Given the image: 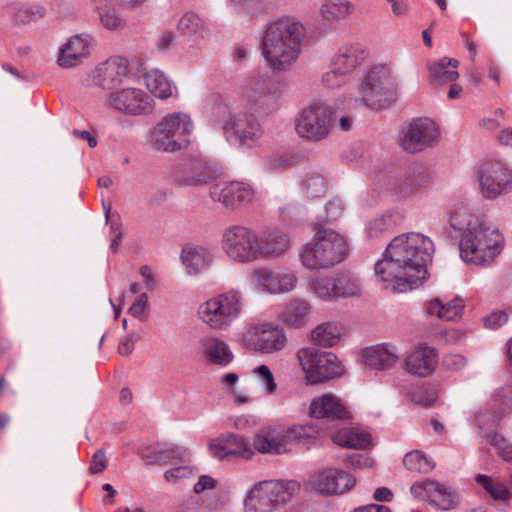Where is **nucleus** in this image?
Instances as JSON below:
<instances>
[{
  "mask_svg": "<svg viewBox=\"0 0 512 512\" xmlns=\"http://www.w3.org/2000/svg\"><path fill=\"white\" fill-rule=\"evenodd\" d=\"M174 40L175 35L173 32L164 31L158 36L156 40V47L159 51L166 52L171 48Z\"/></svg>",
  "mask_w": 512,
  "mask_h": 512,
  "instance_id": "obj_64",
  "label": "nucleus"
},
{
  "mask_svg": "<svg viewBox=\"0 0 512 512\" xmlns=\"http://www.w3.org/2000/svg\"><path fill=\"white\" fill-rule=\"evenodd\" d=\"M458 64L456 59L443 57L438 62L430 63L428 69L437 83L446 84L454 82L459 77Z\"/></svg>",
  "mask_w": 512,
  "mask_h": 512,
  "instance_id": "obj_40",
  "label": "nucleus"
},
{
  "mask_svg": "<svg viewBox=\"0 0 512 512\" xmlns=\"http://www.w3.org/2000/svg\"><path fill=\"white\" fill-rule=\"evenodd\" d=\"M199 349L207 362L222 367L227 366L234 358L229 345L216 337L200 339Z\"/></svg>",
  "mask_w": 512,
  "mask_h": 512,
  "instance_id": "obj_30",
  "label": "nucleus"
},
{
  "mask_svg": "<svg viewBox=\"0 0 512 512\" xmlns=\"http://www.w3.org/2000/svg\"><path fill=\"white\" fill-rule=\"evenodd\" d=\"M210 453L219 460L229 458L251 459L254 450L250 441L238 434L227 433L219 436L209 444Z\"/></svg>",
  "mask_w": 512,
  "mask_h": 512,
  "instance_id": "obj_20",
  "label": "nucleus"
},
{
  "mask_svg": "<svg viewBox=\"0 0 512 512\" xmlns=\"http://www.w3.org/2000/svg\"><path fill=\"white\" fill-rule=\"evenodd\" d=\"M242 308V292L231 289L202 303L199 306L198 315L210 329L224 331L229 329L233 322L240 317Z\"/></svg>",
  "mask_w": 512,
  "mask_h": 512,
  "instance_id": "obj_7",
  "label": "nucleus"
},
{
  "mask_svg": "<svg viewBox=\"0 0 512 512\" xmlns=\"http://www.w3.org/2000/svg\"><path fill=\"white\" fill-rule=\"evenodd\" d=\"M138 336L135 334L126 335L118 346V352L122 356L130 355L135 347V343L138 341Z\"/></svg>",
  "mask_w": 512,
  "mask_h": 512,
  "instance_id": "obj_62",
  "label": "nucleus"
},
{
  "mask_svg": "<svg viewBox=\"0 0 512 512\" xmlns=\"http://www.w3.org/2000/svg\"><path fill=\"white\" fill-rule=\"evenodd\" d=\"M249 341L257 352L272 354L286 346L287 337L283 329L278 326L261 324L254 327Z\"/></svg>",
  "mask_w": 512,
  "mask_h": 512,
  "instance_id": "obj_21",
  "label": "nucleus"
},
{
  "mask_svg": "<svg viewBox=\"0 0 512 512\" xmlns=\"http://www.w3.org/2000/svg\"><path fill=\"white\" fill-rule=\"evenodd\" d=\"M305 28L292 17H282L269 23L262 38V56L276 72L289 70L302 52Z\"/></svg>",
  "mask_w": 512,
  "mask_h": 512,
  "instance_id": "obj_2",
  "label": "nucleus"
},
{
  "mask_svg": "<svg viewBox=\"0 0 512 512\" xmlns=\"http://www.w3.org/2000/svg\"><path fill=\"white\" fill-rule=\"evenodd\" d=\"M493 411L479 410L475 419L478 428L484 431L485 428L496 426L502 416L512 410V385L497 390L493 396Z\"/></svg>",
  "mask_w": 512,
  "mask_h": 512,
  "instance_id": "obj_25",
  "label": "nucleus"
},
{
  "mask_svg": "<svg viewBox=\"0 0 512 512\" xmlns=\"http://www.w3.org/2000/svg\"><path fill=\"white\" fill-rule=\"evenodd\" d=\"M128 75V62L122 57H111L95 68L92 81L103 89L121 84Z\"/></svg>",
  "mask_w": 512,
  "mask_h": 512,
  "instance_id": "obj_24",
  "label": "nucleus"
},
{
  "mask_svg": "<svg viewBox=\"0 0 512 512\" xmlns=\"http://www.w3.org/2000/svg\"><path fill=\"white\" fill-rule=\"evenodd\" d=\"M507 320V313L503 311H494L485 318L484 324L485 327L489 329H497L504 325L507 322Z\"/></svg>",
  "mask_w": 512,
  "mask_h": 512,
  "instance_id": "obj_59",
  "label": "nucleus"
},
{
  "mask_svg": "<svg viewBox=\"0 0 512 512\" xmlns=\"http://www.w3.org/2000/svg\"><path fill=\"white\" fill-rule=\"evenodd\" d=\"M297 162V157L291 152H284L273 155L268 160V167L271 171H282L292 167Z\"/></svg>",
  "mask_w": 512,
  "mask_h": 512,
  "instance_id": "obj_56",
  "label": "nucleus"
},
{
  "mask_svg": "<svg viewBox=\"0 0 512 512\" xmlns=\"http://www.w3.org/2000/svg\"><path fill=\"white\" fill-rule=\"evenodd\" d=\"M398 83L390 64L369 67L357 84V95L350 94L348 108L366 106L373 110L388 107L396 98Z\"/></svg>",
  "mask_w": 512,
  "mask_h": 512,
  "instance_id": "obj_4",
  "label": "nucleus"
},
{
  "mask_svg": "<svg viewBox=\"0 0 512 512\" xmlns=\"http://www.w3.org/2000/svg\"><path fill=\"white\" fill-rule=\"evenodd\" d=\"M147 89L157 98L167 99L173 95L176 89L170 79L160 70L149 71L145 76Z\"/></svg>",
  "mask_w": 512,
  "mask_h": 512,
  "instance_id": "obj_41",
  "label": "nucleus"
},
{
  "mask_svg": "<svg viewBox=\"0 0 512 512\" xmlns=\"http://www.w3.org/2000/svg\"><path fill=\"white\" fill-rule=\"evenodd\" d=\"M335 291L337 297L356 296L360 292L358 279L346 273H340L335 277Z\"/></svg>",
  "mask_w": 512,
  "mask_h": 512,
  "instance_id": "obj_46",
  "label": "nucleus"
},
{
  "mask_svg": "<svg viewBox=\"0 0 512 512\" xmlns=\"http://www.w3.org/2000/svg\"><path fill=\"white\" fill-rule=\"evenodd\" d=\"M257 233L242 225H233L224 230L222 249L233 261L251 263L257 261Z\"/></svg>",
  "mask_w": 512,
  "mask_h": 512,
  "instance_id": "obj_11",
  "label": "nucleus"
},
{
  "mask_svg": "<svg viewBox=\"0 0 512 512\" xmlns=\"http://www.w3.org/2000/svg\"><path fill=\"white\" fill-rule=\"evenodd\" d=\"M354 476L340 470L327 468L314 472L307 479V486L323 496L341 495L355 485Z\"/></svg>",
  "mask_w": 512,
  "mask_h": 512,
  "instance_id": "obj_16",
  "label": "nucleus"
},
{
  "mask_svg": "<svg viewBox=\"0 0 512 512\" xmlns=\"http://www.w3.org/2000/svg\"><path fill=\"white\" fill-rule=\"evenodd\" d=\"M100 21L107 29H118L124 25L123 19L113 7H97Z\"/></svg>",
  "mask_w": 512,
  "mask_h": 512,
  "instance_id": "obj_54",
  "label": "nucleus"
},
{
  "mask_svg": "<svg viewBox=\"0 0 512 512\" xmlns=\"http://www.w3.org/2000/svg\"><path fill=\"white\" fill-rule=\"evenodd\" d=\"M148 304V296L145 292H141L129 308V313L134 317H140Z\"/></svg>",
  "mask_w": 512,
  "mask_h": 512,
  "instance_id": "obj_61",
  "label": "nucleus"
},
{
  "mask_svg": "<svg viewBox=\"0 0 512 512\" xmlns=\"http://www.w3.org/2000/svg\"><path fill=\"white\" fill-rule=\"evenodd\" d=\"M217 486V480L209 475H201L193 486L195 494H201L206 490H212Z\"/></svg>",
  "mask_w": 512,
  "mask_h": 512,
  "instance_id": "obj_60",
  "label": "nucleus"
},
{
  "mask_svg": "<svg viewBox=\"0 0 512 512\" xmlns=\"http://www.w3.org/2000/svg\"><path fill=\"white\" fill-rule=\"evenodd\" d=\"M478 180L482 195L496 199L512 189V168L504 161L486 159L478 166Z\"/></svg>",
  "mask_w": 512,
  "mask_h": 512,
  "instance_id": "obj_12",
  "label": "nucleus"
},
{
  "mask_svg": "<svg viewBox=\"0 0 512 512\" xmlns=\"http://www.w3.org/2000/svg\"><path fill=\"white\" fill-rule=\"evenodd\" d=\"M486 442L491 446L495 447L498 451V455L504 462L512 465V444L508 443L507 440L497 432H488L482 434Z\"/></svg>",
  "mask_w": 512,
  "mask_h": 512,
  "instance_id": "obj_48",
  "label": "nucleus"
},
{
  "mask_svg": "<svg viewBox=\"0 0 512 512\" xmlns=\"http://www.w3.org/2000/svg\"><path fill=\"white\" fill-rule=\"evenodd\" d=\"M107 467V458L104 450L100 449L96 451L91 459L89 470L92 474H98L103 472Z\"/></svg>",
  "mask_w": 512,
  "mask_h": 512,
  "instance_id": "obj_58",
  "label": "nucleus"
},
{
  "mask_svg": "<svg viewBox=\"0 0 512 512\" xmlns=\"http://www.w3.org/2000/svg\"><path fill=\"white\" fill-rule=\"evenodd\" d=\"M210 174L205 161L199 158L185 160L179 169L176 181L181 185L193 186L207 183Z\"/></svg>",
  "mask_w": 512,
  "mask_h": 512,
  "instance_id": "obj_31",
  "label": "nucleus"
},
{
  "mask_svg": "<svg viewBox=\"0 0 512 512\" xmlns=\"http://www.w3.org/2000/svg\"><path fill=\"white\" fill-rule=\"evenodd\" d=\"M437 362L436 350L426 344H419L406 357L405 369L411 375L426 377L435 370Z\"/></svg>",
  "mask_w": 512,
  "mask_h": 512,
  "instance_id": "obj_27",
  "label": "nucleus"
},
{
  "mask_svg": "<svg viewBox=\"0 0 512 512\" xmlns=\"http://www.w3.org/2000/svg\"><path fill=\"white\" fill-rule=\"evenodd\" d=\"M210 196L213 201L220 202L226 208L238 209L252 203L256 192L246 182L230 181L211 186Z\"/></svg>",
  "mask_w": 512,
  "mask_h": 512,
  "instance_id": "obj_18",
  "label": "nucleus"
},
{
  "mask_svg": "<svg viewBox=\"0 0 512 512\" xmlns=\"http://www.w3.org/2000/svg\"><path fill=\"white\" fill-rule=\"evenodd\" d=\"M310 290L321 299L336 298L335 278L316 277L309 284Z\"/></svg>",
  "mask_w": 512,
  "mask_h": 512,
  "instance_id": "obj_49",
  "label": "nucleus"
},
{
  "mask_svg": "<svg viewBox=\"0 0 512 512\" xmlns=\"http://www.w3.org/2000/svg\"><path fill=\"white\" fill-rule=\"evenodd\" d=\"M252 448L261 454L281 455L287 453L289 449L285 427L277 424L263 427L255 434Z\"/></svg>",
  "mask_w": 512,
  "mask_h": 512,
  "instance_id": "obj_22",
  "label": "nucleus"
},
{
  "mask_svg": "<svg viewBox=\"0 0 512 512\" xmlns=\"http://www.w3.org/2000/svg\"><path fill=\"white\" fill-rule=\"evenodd\" d=\"M177 28L181 35L188 38L203 39L206 34L204 22L192 12H188L180 18Z\"/></svg>",
  "mask_w": 512,
  "mask_h": 512,
  "instance_id": "obj_43",
  "label": "nucleus"
},
{
  "mask_svg": "<svg viewBox=\"0 0 512 512\" xmlns=\"http://www.w3.org/2000/svg\"><path fill=\"white\" fill-rule=\"evenodd\" d=\"M363 359L367 366L386 370L395 365L398 360V349L390 343H381L363 351Z\"/></svg>",
  "mask_w": 512,
  "mask_h": 512,
  "instance_id": "obj_29",
  "label": "nucleus"
},
{
  "mask_svg": "<svg viewBox=\"0 0 512 512\" xmlns=\"http://www.w3.org/2000/svg\"><path fill=\"white\" fill-rule=\"evenodd\" d=\"M252 372L257 377L267 394L271 395L275 393L277 384L270 368L267 365H260L254 368Z\"/></svg>",
  "mask_w": 512,
  "mask_h": 512,
  "instance_id": "obj_55",
  "label": "nucleus"
},
{
  "mask_svg": "<svg viewBox=\"0 0 512 512\" xmlns=\"http://www.w3.org/2000/svg\"><path fill=\"white\" fill-rule=\"evenodd\" d=\"M197 472L198 469L195 466L183 463V465L174 466L165 471L164 478L167 482L176 484L179 481L195 476Z\"/></svg>",
  "mask_w": 512,
  "mask_h": 512,
  "instance_id": "obj_52",
  "label": "nucleus"
},
{
  "mask_svg": "<svg viewBox=\"0 0 512 512\" xmlns=\"http://www.w3.org/2000/svg\"><path fill=\"white\" fill-rule=\"evenodd\" d=\"M257 240V260L279 258L291 247L289 237L279 229H265L257 233Z\"/></svg>",
  "mask_w": 512,
  "mask_h": 512,
  "instance_id": "obj_23",
  "label": "nucleus"
},
{
  "mask_svg": "<svg viewBox=\"0 0 512 512\" xmlns=\"http://www.w3.org/2000/svg\"><path fill=\"white\" fill-rule=\"evenodd\" d=\"M341 328L334 322H325L312 331L313 341L321 346L331 347L340 341Z\"/></svg>",
  "mask_w": 512,
  "mask_h": 512,
  "instance_id": "obj_44",
  "label": "nucleus"
},
{
  "mask_svg": "<svg viewBox=\"0 0 512 512\" xmlns=\"http://www.w3.org/2000/svg\"><path fill=\"white\" fill-rule=\"evenodd\" d=\"M367 52L360 45L341 48L333 58L332 64L348 77L366 59Z\"/></svg>",
  "mask_w": 512,
  "mask_h": 512,
  "instance_id": "obj_33",
  "label": "nucleus"
},
{
  "mask_svg": "<svg viewBox=\"0 0 512 512\" xmlns=\"http://www.w3.org/2000/svg\"><path fill=\"white\" fill-rule=\"evenodd\" d=\"M109 104L129 116H142L153 111V99L140 88L128 87L109 95Z\"/></svg>",
  "mask_w": 512,
  "mask_h": 512,
  "instance_id": "obj_17",
  "label": "nucleus"
},
{
  "mask_svg": "<svg viewBox=\"0 0 512 512\" xmlns=\"http://www.w3.org/2000/svg\"><path fill=\"white\" fill-rule=\"evenodd\" d=\"M176 509L178 512H199L198 499L192 495H184L177 499Z\"/></svg>",
  "mask_w": 512,
  "mask_h": 512,
  "instance_id": "obj_57",
  "label": "nucleus"
},
{
  "mask_svg": "<svg viewBox=\"0 0 512 512\" xmlns=\"http://www.w3.org/2000/svg\"><path fill=\"white\" fill-rule=\"evenodd\" d=\"M333 120L332 107L322 102L313 103L299 112L295 120V130L299 137L310 142H319L330 135Z\"/></svg>",
  "mask_w": 512,
  "mask_h": 512,
  "instance_id": "obj_10",
  "label": "nucleus"
},
{
  "mask_svg": "<svg viewBox=\"0 0 512 512\" xmlns=\"http://www.w3.org/2000/svg\"><path fill=\"white\" fill-rule=\"evenodd\" d=\"M193 122L186 113L175 112L165 116L151 134L153 147L162 152H175L189 144Z\"/></svg>",
  "mask_w": 512,
  "mask_h": 512,
  "instance_id": "obj_8",
  "label": "nucleus"
},
{
  "mask_svg": "<svg viewBox=\"0 0 512 512\" xmlns=\"http://www.w3.org/2000/svg\"><path fill=\"white\" fill-rule=\"evenodd\" d=\"M310 415L316 419L344 420L351 418V413L341 399L333 394H324L314 398L310 403Z\"/></svg>",
  "mask_w": 512,
  "mask_h": 512,
  "instance_id": "obj_26",
  "label": "nucleus"
},
{
  "mask_svg": "<svg viewBox=\"0 0 512 512\" xmlns=\"http://www.w3.org/2000/svg\"><path fill=\"white\" fill-rule=\"evenodd\" d=\"M223 132L232 145L252 146L262 137L263 128L253 114L238 113L225 121Z\"/></svg>",
  "mask_w": 512,
  "mask_h": 512,
  "instance_id": "obj_13",
  "label": "nucleus"
},
{
  "mask_svg": "<svg viewBox=\"0 0 512 512\" xmlns=\"http://www.w3.org/2000/svg\"><path fill=\"white\" fill-rule=\"evenodd\" d=\"M327 185L322 175L309 173L303 182V190L310 198H318L325 194Z\"/></svg>",
  "mask_w": 512,
  "mask_h": 512,
  "instance_id": "obj_50",
  "label": "nucleus"
},
{
  "mask_svg": "<svg viewBox=\"0 0 512 512\" xmlns=\"http://www.w3.org/2000/svg\"><path fill=\"white\" fill-rule=\"evenodd\" d=\"M504 244V236L495 224L484 217H473L460 240V256L467 263L490 265Z\"/></svg>",
  "mask_w": 512,
  "mask_h": 512,
  "instance_id": "obj_3",
  "label": "nucleus"
},
{
  "mask_svg": "<svg viewBox=\"0 0 512 512\" xmlns=\"http://www.w3.org/2000/svg\"><path fill=\"white\" fill-rule=\"evenodd\" d=\"M349 77L343 73L334 64H331V69L322 75L321 82L324 87L334 89L347 83Z\"/></svg>",
  "mask_w": 512,
  "mask_h": 512,
  "instance_id": "obj_53",
  "label": "nucleus"
},
{
  "mask_svg": "<svg viewBox=\"0 0 512 512\" xmlns=\"http://www.w3.org/2000/svg\"><path fill=\"white\" fill-rule=\"evenodd\" d=\"M406 469L412 472L428 473L434 468V464L419 451L408 452L403 459Z\"/></svg>",
  "mask_w": 512,
  "mask_h": 512,
  "instance_id": "obj_47",
  "label": "nucleus"
},
{
  "mask_svg": "<svg viewBox=\"0 0 512 512\" xmlns=\"http://www.w3.org/2000/svg\"><path fill=\"white\" fill-rule=\"evenodd\" d=\"M182 263L190 275H196L208 267L213 260L210 251L201 246H188L181 253Z\"/></svg>",
  "mask_w": 512,
  "mask_h": 512,
  "instance_id": "obj_36",
  "label": "nucleus"
},
{
  "mask_svg": "<svg viewBox=\"0 0 512 512\" xmlns=\"http://www.w3.org/2000/svg\"><path fill=\"white\" fill-rule=\"evenodd\" d=\"M251 279L258 290L272 295L289 293L297 285L296 273L282 268L259 267L252 272Z\"/></svg>",
  "mask_w": 512,
  "mask_h": 512,
  "instance_id": "obj_15",
  "label": "nucleus"
},
{
  "mask_svg": "<svg viewBox=\"0 0 512 512\" xmlns=\"http://www.w3.org/2000/svg\"><path fill=\"white\" fill-rule=\"evenodd\" d=\"M338 446L352 449H366L372 442L369 432L357 428H343L332 435Z\"/></svg>",
  "mask_w": 512,
  "mask_h": 512,
  "instance_id": "obj_38",
  "label": "nucleus"
},
{
  "mask_svg": "<svg viewBox=\"0 0 512 512\" xmlns=\"http://www.w3.org/2000/svg\"><path fill=\"white\" fill-rule=\"evenodd\" d=\"M91 39L88 35L72 36L60 49L58 64L63 68L77 66L90 54Z\"/></svg>",
  "mask_w": 512,
  "mask_h": 512,
  "instance_id": "obj_28",
  "label": "nucleus"
},
{
  "mask_svg": "<svg viewBox=\"0 0 512 512\" xmlns=\"http://www.w3.org/2000/svg\"><path fill=\"white\" fill-rule=\"evenodd\" d=\"M345 238L333 229L319 228L313 239L300 253V260L309 270L327 269L342 262L347 256Z\"/></svg>",
  "mask_w": 512,
  "mask_h": 512,
  "instance_id": "obj_5",
  "label": "nucleus"
},
{
  "mask_svg": "<svg viewBox=\"0 0 512 512\" xmlns=\"http://www.w3.org/2000/svg\"><path fill=\"white\" fill-rule=\"evenodd\" d=\"M431 183V176L423 168L409 169L397 184L398 192L406 197L426 188Z\"/></svg>",
  "mask_w": 512,
  "mask_h": 512,
  "instance_id": "obj_37",
  "label": "nucleus"
},
{
  "mask_svg": "<svg viewBox=\"0 0 512 512\" xmlns=\"http://www.w3.org/2000/svg\"><path fill=\"white\" fill-rule=\"evenodd\" d=\"M392 230L391 216H380L370 221L366 227L368 237L376 239L389 235Z\"/></svg>",
  "mask_w": 512,
  "mask_h": 512,
  "instance_id": "obj_51",
  "label": "nucleus"
},
{
  "mask_svg": "<svg viewBox=\"0 0 512 512\" xmlns=\"http://www.w3.org/2000/svg\"><path fill=\"white\" fill-rule=\"evenodd\" d=\"M464 306V300L459 296L447 302L434 299L428 303L427 312L443 321H456L461 318Z\"/></svg>",
  "mask_w": 512,
  "mask_h": 512,
  "instance_id": "obj_35",
  "label": "nucleus"
},
{
  "mask_svg": "<svg viewBox=\"0 0 512 512\" xmlns=\"http://www.w3.org/2000/svg\"><path fill=\"white\" fill-rule=\"evenodd\" d=\"M285 435L286 442H295L298 445L310 448L324 437L325 431L318 424L309 423L285 428Z\"/></svg>",
  "mask_w": 512,
  "mask_h": 512,
  "instance_id": "obj_32",
  "label": "nucleus"
},
{
  "mask_svg": "<svg viewBox=\"0 0 512 512\" xmlns=\"http://www.w3.org/2000/svg\"><path fill=\"white\" fill-rule=\"evenodd\" d=\"M410 490L415 498L426 501L437 509L450 510L456 505L457 496L455 492L434 480L426 479L416 482Z\"/></svg>",
  "mask_w": 512,
  "mask_h": 512,
  "instance_id": "obj_19",
  "label": "nucleus"
},
{
  "mask_svg": "<svg viewBox=\"0 0 512 512\" xmlns=\"http://www.w3.org/2000/svg\"><path fill=\"white\" fill-rule=\"evenodd\" d=\"M352 12L353 6L349 0H326L320 9L322 18L327 22L343 20Z\"/></svg>",
  "mask_w": 512,
  "mask_h": 512,
  "instance_id": "obj_42",
  "label": "nucleus"
},
{
  "mask_svg": "<svg viewBox=\"0 0 512 512\" xmlns=\"http://www.w3.org/2000/svg\"><path fill=\"white\" fill-rule=\"evenodd\" d=\"M440 136L438 125L430 118L413 119L402 132L400 143L410 153H416L435 144Z\"/></svg>",
  "mask_w": 512,
  "mask_h": 512,
  "instance_id": "obj_14",
  "label": "nucleus"
},
{
  "mask_svg": "<svg viewBox=\"0 0 512 512\" xmlns=\"http://www.w3.org/2000/svg\"><path fill=\"white\" fill-rule=\"evenodd\" d=\"M343 206L339 199L334 198L326 203V218L328 221L336 220L342 213Z\"/></svg>",
  "mask_w": 512,
  "mask_h": 512,
  "instance_id": "obj_63",
  "label": "nucleus"
},
{
  "mask_svg": "<svg viewBox=\"0 0 512 512\" xmlns=\"http://www.w3.org/2000/svg\"><path fill=\"white\" fill-rule=\"evenodd\" d=\"M297 359L305 372L307 383L315 385L343 374V367L332 352L305 347L297 352Z\"/></svg>",
  "mask_w": 512,
  "mask_h": 512,
  "instance_id": "obj_9",
  "label": "nucleus"
},
{
  "mask_svg": "<svg viewBox=\"0 0 512 512\" xmlns=\"http://www.w3.org/2000/svg\"><path fill=\"white\" fill-rule=\"evenodd\" d=\"M309 310L308 303L302 299H291L278 314V319L285 325L298 328L302 326Z\"/></svg>",
  "mask_w": 512,
  "mask_h": 512,
  "instance_id": "obj_39",
  "label": "nucleus"
},
{
  "mask_svg": "<svg viewBox=\"0 0 512 512\" xmlns=\"http://www.w3.org/2000/svg\"><path fill=\"white\" fill-rule=\"evenodd\" d=\"M301 490L296 480L259 481L247 493L244 500L246 512H274L294 497Z\"/></svg>",
  "mask_w": 512,
  "mask_h": 512,
  "instance_id": "obj_6",
  "label": "nucleus"
},
{
  "mask_svg": "<svg viewBox=\"0 0 512 512\" xmlns=\"http://www.w3.org/2000/svg\"><path fill=\"white\" fill-rule=\"evenodd\" d=\"M474 481L495 502L507 504L512 498V490L506 482L498 477L478 474L475 476Z\"/></svg>",
  "mask_w": 512,
  "mask_h": 512,
  "instance_id": "obj_34",
  "label": "nucleus"
},
{
  "mask_svg": "<svg viewBox=\"0 0 512 512\" xmlns=\"http://www.w3.org/2000/svg\"><path fill=\"white\" fill-rule=\"evenodd\" d=\"M155 459L158 463L167 464L173 462L187 463L191 459V452L188 448L171 445L165 449H160L155 453Z\"/></svg>",
  "mask_w": 512,
  "mask_h": 512,
  "instance_id": "obj_45",
  "label": "nucleus"
},
{
  "mask_svg": "<svg viewBox=\"0 0 512 512\" xmlns=\"http://www.w3.org/2000/svg\"><path fill=\"white\" fill-rule=\"evenodd\" d=\"M434 244L420 233L396 236L386 247L383 259L375 264V275L385 289L406 293L426 280L427 265L432 261Z\"/></svg>",
  "mask_w": 512,
  "mask_h": 512,
  "instance_id": "obj_1",
  "label": "nucleus"
}]
</instances>
